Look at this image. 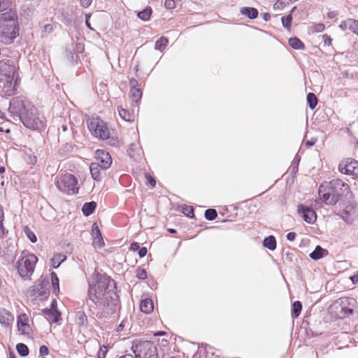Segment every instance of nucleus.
<instances>
[{
    "label": "nucleus",
    "mask_w": 358,
    "mask_h": 358,
    "mask_svg": "<svg viewBox=\"0 0 358 358\" xmlns=\"http://www.w3.org/2000/svg\"><path fill=\"white\" fill-rule=\"evenodd\" d=\"M65 259L66 256L60 253L55 254L51 259L53 268H58L62 262H63Z\"/></svg>",
    "instance_id": "obj_28"
},
{
    "label": "nucleus",
    "mask_w": 358,
    "mask_h": 358,
    "mask_svg": "<svg viewBox=\"0 0 358 358\" xmlns=\"http://www.w3.org/2000/svg\"><path fill=\"white\" fill-rule=\"evenodd\" d=\"M134 358H158L157 348L153 342L136 341L132 345Z\"/></svg>",
    "instance_id": "obj_7"
},
{
    "label": "nucleus",
    "mask_w": 358,
    "mask_h": 358,
    "mask_svg": "<svg viewBox=\"0 0 358 358\" xmlns=\"http://www.w3.org/2000/svg\"><path fill=\"white\" fill-rule=\"evenodd\" d=\"M92 0H80V6L83 8H88L92 3Z\"/></svg>",
    "instance_id": "obj_48"
},
{
    "label": "nucleus",
    "mask_w": 358,
    "mask_h": 358,
    "mask_svg": "<svg viewBox=\"0 0 358 358\" xmlns=\"http://www.w3.org/2000/svg\"><path fill=\"white\" fill-rule=\"evenodd\" d=\"M176 231L174 229H171V232L174 233Z\"/></svg>",
    "instance_id": "obj_61"
},
{
    "label": "nucleus",
    "mask_w": 358,
    "mask_h": 358,
    "mask_svg": "<svg viewBox=\"0 0 358 358\" xmlns=\"http://www.w3.org/2000/svg\"><path fill=\"white\" fill-rule=\"evenodd\" d=\"M4 171H5L4 167H1L0 168V173H3Z\"/></svg>",
    "instance_id": "obj_59"
},
{
    "label": "nucleus",
    "mask_w": 358,
    "mask_h": 358,
    "mask_svg": "<svg viewBox=\"0 0 358 358\" xmlns=\"http://www.w3.org/2000/svg\"><path fill=\"white\" fill-rule=\"evenodd\" d=\"M147 248L145 247L140 248L138 250V256L140 257H144L147 254Z\"/></svg>",
    "instance_id": "obj_49"
},
{
    "label": "nucleus",
    "mask_w": 358,
    "mask_h": 358,
    "mask_svg": "<svg viewBox=\"0 0 358 358\" xmlns=\"http://www.w3.org/2000/svg\"><path fill=\"white\" fill-rule=\"evenodd\" d=\"M240 12L242 15L247 16L251 20L257 18L259 13L257 9L251 7H243L241 8Z\"/></svg>",
    "instance_id": "obj_24"
},
{
    "label": "nucleus",
    "mask_w": 358,
    "mask_h": 358,
    "mask_svg": "<svg viewBox=\"0 0 358 358\" xmlns=\"http://www.w3.org/2000/svg\"><path fill=\"white\" fill-rule=\"evenodd\" d=\"M355 27H353L354 28H352V31L354 34H355L358 35V20H355Z\"/></svg>",
    "instance_id": "obj_54"
},
{
    "label": "nucleus",
    "mask_w": 358,
    "mask_h": 358,
    "mask_svg": "<svg viewBox=\"0 0 358 358\" xmlns=\"http://www.w3.org/2000/svg\"><path fill=\"white\" fill-rule=\"evenodd\" d=\"M96 207V203L94 201L85 203L82 208V211L85 215L89 216L93 213Z\"/></svg>",
    "instance_id": "obj_25"
},
{
    "label": "nucleus",
    "mask_w": 358,
    "mask_h": 358,
    "mask_svg": "<svg viewBox=\"0 0 358 358\" xmlns=\"http://www.w3.org/2000/svg\"><path fill=\"white\" fill-rule=\"evenodd\" d=\"M329 252L327 250L322 248L321 246H316L315 249L313 252L310 254V257L313 260H318L324 257L327 256Z\"/></svg>",
    "instance_id": "obj_22"
},
{
    "label": "nucleus",
    "mask_w": 358,
    "mask_h": 358,
    "mask_svg": "<svg viewBox=\"0 0 358 358\" xmlns=\"http://www.w3.org/2000/svg\"><path fill=\"white\" fill-rule=\"evenodd\" d=\"M302 310V304L300 301H296L292 305V317L293 318H297L301 314Z\"/></svg>",
    "instance_id": "obj_32"
},
{
    "label": "nucleus",
    "mask_w": 358,
    "mask_h": 358,
    "mask_svg": "<svg viewBox=\"0 0 358 358\" xmlns=\"http://www.w3.org/2000/svg\"><path fill=\"white\" fill-rule=\"evenodd\" d=\"M30 104L25 101H23L19 98H15L10 102V108L12 111L17 114L20 120L22 116L26 114L27 110L31 107Z\"/></svg>",
    "instance_id": "obj_13"
},
{
    "label": "nucleus",
    "mask_w": 358,
    "mask_h": 358,
    "mask_svg": "<svg viewBox=\"0 0 358 358\" xmlns=\"http://www.w3.org/2000/svg\"><path fill=\"white\" fill-rule=\"evenodd\" d=\"M90 17V15H86V19L89 20V18Z\"/></svg>",
    "instance_id": "obj_60"
},
{
    "label": "nucleus",
    "mask_w": 358,
    "mask_h": 358,
    "mask_svg": "<svg viewBox=\"0 0 358 358\" xmlns=\"http://www.w3.org/2000/svg\"><path fill=\"white\" fill-rule=\"evenodd\" d=\"M92 236L93 237L92 244L94 246L101 248L105 245L102 234L96 223H94L92 225Z\"/></svg>",
    "instance_id": "obj_19"
},
{
    "label": "nucleus",
    "mask_w": 358,
    "mask_h": 358,
    "mask_svg": "<svg viewBox=\"0 0 358 358\" xmlns=\"http://www.w3.org/2000/svg\"><path fill=\"white\" fill-rule=\"evenodd\" d=\"M119 358H134V357L131 355H127L122 356Z\"/></svg>",
    "instance_id": "obj_56"
},
{
    "label": "nucleus",
    "mask_w": 358,
    "mask_h": 358,
    "mask_svg": "<svg viewBox=\"0 0 358 358\" xmlns=\"http://www.w3.org/2000/svg\"><path fill=\"white\" fill-rule=\"evenodd\" d=\"M90 169L92 178L96 181H100L101 179V170L103 169L99 163L92 162Z\"/></svg>",
    "instance_id": "obj_21"
},
{
    "label": "nucleus",
    "mask_w": 358,
    "mask_h": 358,
    "mask_svg": "<svg viewBox=\"0 0 358 358\" xmlns=\"http://www.w3.org/2000/svg\"><path fill=\"white\" fill-rule=\"evenodd\" d=\"M152 10L151 7L148 6L143 10L138 12L137 16L143 21H148L150 20Z\"/></svg>",
    "instance_id": "obj_29"
},
{
    "label": "nucleus",
    "mask_w": 358,
    "mask_h": 358,
    "mask_svg": "<svg viewBox=\"0 0 358 358\" xmlns=\"http://www.w3.org/2000/svg\"><path fill=\"white\" fill-rule=\"evenodd\" d=\"M307 102L311 109H314L317 104V98L313 93H308L307 95Z\"/></svg>",
    "instance_id": "obj_34"
},
{
    "label": "nucleus",
    "mask_w": 358,
    "mask_h": 358,
    "mask_svg": "<svg viewBox=\"0 0 358 358\" xmlns=\"http://www.w3.org/2000/svg\"><path fill=\"white\" fill-rule=\"evenodd\" d=\"M125 326V320L122 321V322L117 327L116 331L117 332H121Z\"/></svg>",
    "instance_id": "obj_52"
},
{
    "label": "nucleus",
    "mask_w": 358,
    "mask_h": 358,
    "mask_svg": "<svg viewBox=\"0 0 358 358\" xmlns=\"http://www.w3.org/2000/svg\"><path fill=\"white\" fill-rule=\"evenodd\" d=\"M296 234L295 232H289L287 234V240H289L290 241H294L296 238Z\"/></svg>",
    "instance_id": "obj_50"
},
{
    "label": "nucleus",
    "mask_w": 358,
    "mask_h": 358,
    "mask_svg": "<svg viewBox=\"0 0 358 358\" xmlns=\"http://www.w3.org/2000/svg\"><path fill=\"white\" fill-rule=\"evenodd\" d=\"M139 248H140V246H139L138 243L136 242H134V243H131V245H130V250L132 251L138 250Z\"/></svg>",
    "instance_id": "obj_51"
},
{
    "label": "nucleus",
    "mask_w": 358,
    "mask_h": 358,
    "mask_svg": "<svg viewBox=\"0 0 358 358\" xmlns=\"http://www.w3.org/2000/svg\"><path fill=\"white\" fill-rule=\"evenodd\" d=\"M87 126L92 135L100 140H108L110 145L118 144V138L112 136L108 124L99 117H92L87 120Z\"/></svg>",
    "instance_id": "obj_4"
},
{
    "label": "nucleus",
    "mask_w": 358,
    "mask_h": 358,
    "mask_svg": "<svg viewBox=\"0 0 358 358\" xmlns=\"http://www.w3.org/2000/svg\"><path fill=\"white\" fill-rule=\"evenodd\" d=\"M204 215L206 220L211 221L217 217V213L215 209L209 208L205 211Z\"/></svg>",
    "instance_id": "obj_38"
},
{
    "label": "nucleus",
    "mask_w": 358,
    "mask_h": 358,
    "mask_svg": "<svg viewBox=\"0 0 358 358\" xmlns=\"http://www.w3.org/2000/svg\"><path fill=\"white\" fill-rule=\"evenodd\" d=\"M49 353V350L47 346L41 345L39 348V354L40 356L48 355Z\"/></svg>",
    "instance_id": "obj_45"
},
{
    "label": "nucleus",
    "mask_w": 358,
    "mask_h": 358,
    "mask_svg": "<svg viewBox=\"0 0 358 358\" xmlns=\"http://www.w3.org/2000/svg\"><path fill=\"white\" fill-rule=\"evenodd\" d=\"M355 300L348 297H343L334 302L331 306V313L338 319H344L353 312Z\"/></svg>",
    "instance_id": "obj_8"
},
{
    "label": "nucleus",
    "mask_w": 358,
    "mask_h": 358,
    "mask_svg": "<svg viewBox=\"0 0 358 358\" xmlns=\"http://www.w3.org/2000/svg\"><path fill=\"white\" fill-rule=\"evenodd\" d=\"M19 35V27L16 10L10 8L0 14V42L10 44Z\"/></svg>",
    "instance_id": "obj_3"
},
{
    "label": "nucleus",
    "mask_w": 358,
    "mask_h": 358,
    "mask_svg": "<svg viewBox=\"0 0 358 358\" xmlns=\"http://www.w3.org/2000/svg\"><path fill=\"white\" fill-rule=\"evenodd\" d=\"M169 39L166 37H160L155 43V48L160 51H163L168 45Z\"/></svg>",
    "instance_id": "obj_30"
},
{
    "label": "nucleus",
    "mask_w": 358,
    "mask_h": 358,
    "mask_svg": "<svg viewBox=\"0 0 358 358\" xmlns=\"http://www.w3.org/2000/svg\"><path fill=\"white\" fill-rule=\"evenodd\" d=\"M95 163H99L102 169L106 170L111 166L112 158L109 152L103 150H97L95 152Z\"/></svg>",
    "instance_id": "obj_14"
},
{
    "label": "nucleus",
    "mask_w": 358,
    "mask_h": 358,
    "mask_svg": "<svg viewBox=\"0 0 358 358\" xmlns=\"http://www.w3.org/2000/svg\"><path fill=\"white\" fill-rule=\"evenodd\" d=\"M136 277L140 280H145L147 278V272L143 268H138L136 272Z\"/></svg>",
    "instance_id": "obj_41"
},
{
    "label": "nucleus",
    "mask_w": 358,
    "mask_h": 358,
    "mask_svg": "<svg viewBox=\"0 0 358 358\" xmlns=\"http://www.w3.org/2000/svg\"><path fill=\"white\" fill-rule=\"evenodd\" d=\"M50 277H51L52 285V288H53V292L55 294H58L59 292V280L57 277V275L56 274V273L52 272L50 273Z\"/></svg>",
    "instance_id": "obj_31"
},
{
    "label": "nucleus",
    "mask_w": 358,
    "mask_h": 358,
    "mask_svg": "<svg viewBox=\"0 0 358 358\" xmlns=\"http://www.w3.org/2000/svg\"><path fill=\"white\" fill-rule=\"evenodd\" d=\"M182 213L189 217H193L194 215V208L190 206H183L182 207Z\"/></svg>",
    "instance_id": "obj_39"
},
{
    "label": "nucleus",
    "mask_w": 358,
    "mask_h": 358,
    "mask_svg": "<svg viewBox=\"0 0 358 358\" xmlns=\"http://www.w3.org/2000/svg\"><path fill=\"white\" fill-rule=\"evenodd\" d=\"M0 131H3V128L0 127Z\"/></svg>",
    "instance_id": "obj_62"
},
{
    "label": "nucleus",
    "mask_w": 358,
    "mask_h": 358,
    "mask_svg": "<svg viewBox=\"0 0 358 358\" xmlns=\"http://www.w3.org/2000/svg\"><path fill=\"white\" fill-rule=\"evenodd\" d=\"M292 17L291 15H288L287 16H283L281 18L282 23L283 26L289 29L291 27V23H292Z\"/></svg>",
    "instance_id": "obj_40"
},
{
    "label": "nucleus",
    "mask_w": 358,
    "mask_h": 358,
    "mask_svg": "<svg viewBox=\"0 0 358 358\" xmlns=\"http://www.w3.org/2000/svg\"><path fill=\"white\" fill-rule=\"evenodd\" d=\"M12 4V0H0V13L8 10Z\"/></svg>",
    "instance_id": "obj_37"
},
{
    "label": "nucleus",
    "mask_w": 358,
    "mask_h": 358,
    "mask_svg": "<svg viewBox=\"0 0 358 358\" xmlns=\"http://www.w3.org/2000/svg\"><path fill=\"white\" fill-rule=\"evenodd\" d=\"M55 301H53L50 309H44L43 310L46 319L50 323H56L60 320L61 314L55 306Z\"/></svg>",
    "instance_id": "obj_18"
},
{
    "label": "nucleus",
    "mask_w": 358,
    "mask_h": 358,
    "mask_svg": "<svg viewBox=\"0 0 358 358\" xmlns=\"http://www.w3.org/2000/svg\"><path fill=\"white\" fill-rule=\"evenodd\" d=\"M298 212L306 222L312 224L316 221L317 215L312 208L301 204L298 206Z\"/></svg>",
    "instance_id": "obj_16"
},
{
    "label": "nucleus",
    "mask_w": 358,
    "mask_h": 358,
    "mask_svg": "<svg viewBox=\"0 0 358 358\" xmlns=\"http://www.w3.org/2000/svg\"><path fill=\"white\" fill-rule=\"evenodd\" d=\"M176 3L175 0H165L164 6L166 9H173L176 8Z\"/></svg>",
    "instance_id": "obj_42"
},
{
    "label": "nucleus",
    "mask_w": 358,
    "mask_h": 358,
    "mask_svg": "<svg viewBox=\"0 0 358 358\" xmlns=\"http://www.w3.org/2000/svg\"><path fill=\"white\" fill-rule=\"evenodd\" d=\"M315 32H321L324 30V24L322 23L316 24L313 27Z\"/></svg>",
    "instance_id": "obj_44"
},
{
    "label": "nucleus",
    "mask_w": 358,
    "mask_h": 358,
    "mask_svg": "<svg viewBox=\"0 0 358 358\" xmlns=\"http://www.w3.org/2000/svg\"><path fill=\"white\" fill-rule=\"evenodd\" d=\"M53 31V27L50 24H45L43 27V34L51 33Z\"/></svg>",
    "instance_id": "obj_47"
},
{
    "label": "nucleus",
    "mask_w": 358,
    "mask_h": 358,
    "mask_svg": "<svg viewBox=\"0 0 358 358\" xmlns=\"http://www.w3.org/2000/svg\"><path fill=\"white\" fill-rule=\"evenodd\" d=\"M322 39L324 41V44L327 46H330L332 44V38L330 36H328L327 34H324L322 36Z\"/></svg>",
    "instance_id": "obj_43"
},
{
    "label": "nucleus",
    "mask_w": 358,
    "mask_h": 358,
    "mask_svg": "<svg viewBox=\"0 0 358 358\" xmlns=\"http://www.w3.org/2000/svg\"><path fill=\"white\" fill-rule=\"evenodd\" d=\"M37 262L38 258L35 255L27 251H22L17 262V270L19 275L23 278H29L34 271Z\"/></svg>",
    "instance_id": "obj_5"
},
{
    "label": "nucleus",
    "mask_w": 358,
    "mask_h": 358,
    "mask_svg": "<svg viewBox=\"0 0 358 358\" xmlns=\"http://www.w3.org/2000/svg\"><path fill=\"white\" fill-rule=\"evenodd\" d=\"M17 331L22 335H29L31 333V328L29 324V317L27 314L22 313L18 315L17 319Z\"/></svg>",
    "instance_id": "obj_15"
},
{
    "label": "nucleus",
    "mask_w": 358,
    "mask_h": 358,
    "mask_svg": "<svg viewBox=\"0 0 358 358\" xmlns=\"http://www.w3.org/2000/svg\"><path fill=\"white\" fill-rule=\"evenodd\" d=\"M333 190L336 197H337V201H340L343 196H347L350 193V188L348 183L343 180L336 178L329 182H327Z\"/></svg>",
    "instance_id": "obj_11"
},
{
    "label": "nucleus",
    "mask_w": 358,
    "mask_h": 358,
    "mask_svg": "<svg viewBox=\"0 0 358 358\" xmlns=\"http://www.w3.org/2000/svg\"><path fill=\"white\" fill-rule=\"evenodd\" d=\"M140 309L144 313H151L154 310V304L152 300L150 299H145L142 300L140 304Z\"/></svg>",
    "instance_id": "obj_23"
},
{
    "label": "nucleus",
    "mask_w": 358,
    "mask_h": 358,
    "mask_svg": "<svg viewBox=\"0 0 358 358\" xmlns=\"http://www.w3.org/2000/svg\"><path fill=\"white\" fill-rule=\"evenodd\" d=\"M289 45L296 50H303L305 45L298 38L294 37L289 39Z\"/></svg>",
    "instance_id": "obj_27"
},
{
    "label": "nucleus",
    "mask_w": 358,
    "mask_h": 358,
    "mask_svg": "<svg viewBox=\"0 0 358 358\" xmlns=\"http://www.w3.org/2000/svg\"><path fill=\"white\" fill-rule=\"evenodd\" d=\"M56 186L59 191L67 194L78 193V180L71 173H66L57 178Z\"/></svg>",
    "instance_id": "obj_9"
},
{
    "label": "nucleus",
    "mask_w": 358,
    "mask_h": 358,
    "mask_svg": "<svg viewBox=\"0 0 358 358\" xmlns=\"http://www.w3.org/2000/svg\"><path fill=\"white\" fill-rule=\"evenodd\" d=\"M355 19H348L346 20L342 21L340 24V27L342 30L345 31L346 29H350L351 31L352 30L353 27H355Z\"/></svg>",
    "instance_id": "obj_33"
},
{
    "label": "nucleus",
    "mask_w": 358,
    "mask_h": 358,
    "mask_svg": "<svg viewBox=\"0 0 358 358\" xmlns=\"http://www.w3.org/2000/svg\"><path fill=\"white\" fill-rule=\"evenodd\" d=\"M24 231L27 237L30 240L31 243H36L37 241L36 236L34 232L31 230L28 226L24 227Z\"/></svg>",
    "instance_id": "obj_36"
},
{
    "label": "nucleus",
    "mask_w": 358,
    "mask_h": 358,
    "mask_svg": "<svg viewBox=\"0 0 358 358\" xmlns=\"http://www.w3.org/2000/svg\"><path fill=\"white\" fill-rule=\"evenodd\" d=\"M21 121L27 128L32 130L41 131L45 127V118L41 115L38 109L31 106L27 110L26 114L22 116Z\"/></svg>",
    "instance_id": "obj_6"
},
{
    "label": "nucleus",
    "mask_w": 358,
    "mask_h": 358,
    "mask_svg": "<svg viewBox=\"0 0 358 358\" xmlns=\"http://www.w3.org/2000/svg\"><path fill=\"white\" fill-rule=\"evenodd\" d=\"M16 350L19 355H20L22 357H25L29 355V348L24 343H18L16 345Z\"/></svg>",
    "instance_id": "obj_35"
},
{
    "label": "nucleus",
    "mask_w": 358,
    "mask_h": 358,
    "mask_svg": "<svg viewBox=\"0 0 358 358\" xmlns=\"http://www.w3.org/2000/svg\"><path fill=\"white\" fill-rule=\"evenodd\" d=\"M117 111L120 117L124 121L127 122H134L136 120V115L134 112V110H129L127 109L123 108L122 107L117 108Z\"/></svg>",
    "instance_id": "obj_20"
},
{
    "label": "nucleus",
    "mask_w": 358,
    "mask_h": 358,
    "mask_svg": "<svg viewBox=\"0 0 358 358\" xmlns=\"http://www.w3.org/2000/svg\"><path fill=\"white\" fill-rule=\"evenodd\" d=\"M338 171L345 175L358 178V161L352 158H346L341 161Z\"/></svg>",
    "instance_id": "obj_12"
},
{
    "label": "nucleus",
    "mask_w": 358,
    "mask_h": 358,
    "mask_svg": "<svg viewBox=\"0 0 358 358\" xmlns=\"http://www.w3.org/2000/svg\"><path fill=\"white\" fill-rule=\"evenodd\" d=\"M263 245L270 250H274L276 248V241L273 236H269L264 238Z\"/></svg>",
    "instance_id": "obj_26"
},
{
    "label": "nucleus",
    "mask_w": 358,
    "mask_h": 358,
    "mask_svg": "<svg viewBox=\"0 0 358 358\" xmlns=\"http://www.w3.org/2000/svg\"><path fill=\"white\" fill-rule=\"evenodd\" d=\"M6 133L10 132V129H7V130L6 131Z\"/></svg>",
    "instance_id": "obj_63"
},
{
    "label": "nucleus",
    "mask_w": 358,
    "mask_h": 358,
    "mask_svg": "<svg viewBox=\"0 0 358 358\" xmlns=\"http://www.w3.org/2000/svg\"><path fill=\"white\" fill-rule=\"evenodd\" d=\"M129 85L131 87L129 97L132 101L138 103L142 98L143 92L139 87L138 81L135 78L130 79Z\"/></svg>",
    "instance_id": "obj_17"
},
{
    "label": "nucleus",
    "mask_w": 358,
    "mask_h": 358,
    "mask_svg": "<svg viewBox=\"0 0 358 358\" xmlns=\"http://www.w3.org/2000/svg\"><path fill=\"white\" fill-rule=\"evenodd\" d=\"M85 23H86V25H87L89 28L92 29V28H91V27H90V24L89 23V21H88V20H87V19H86V20H85Z\"/></svg>",
    "instance_id": "obj_57"
},
{
    "label": "nucleus",
    "mask_w": 358,
    "mask_h": 358,
    "mask_svg": "<svg viewBox=\"0 0 358 358\" xmlns=\"http://www.w3.org/2000/svg\"><path fill=\"white\" fill-rule=\"evenodd\" d=\"M145 178H146L148 182L152 186V187H155L156 181L150 175L147 174L145 176Z\"/></svg>",
    "instance_id": "obj_46"
},
{
    "label": "nucleus",
    "mask_w": 358,
    "mask_h": 358,
    "mask_svg": "<svg viewBox=\"0 0 358 358\" xmlns=\"http://www.w3.org/2000/svg\"><path fill=\"white\" fill-rule=\"evenodd\" d=\"M332 192V189L329 187L327 181L322 182L318 189L319 199L326 205L334 206L336 204L338 203L337 197Z\"/></svg>",
    "instance_id": "obj_10"
},
{
    "label": "nucleus",
    "mask_w": 358,
    "mask_h": 358,
    "mask_svg": "<svg viewBox=\"0 0 358 358\" xmlns=\"http://www.w3.org/2000/svg\"><path fill=\"white\" fill-rule=\"evenodd\" d=\"M20 78L18 67L9 59L0 60V94L11 96L17 93Z\"/></svg>",
    "instance_id": "obj_2"
},
{
    "label": "nucleus",
    "mask_w": 358,
    "mask_h": 358,
    "mask_svg": "<svg viewBox=\"0 0 358 358\" xmlns=\"http://www.w3.org/2000/svg\"><path fill=\"white\" fill-rule=\"evenodd\" d=\"M10 358H16V357H15V355L13 352H10Z\"/></svg>",
    "instance_id": "obj_58"
},
{
    "label": "nucleus",
    "mask_w": 358,
    "mask_h": 358,
    "mask_svg": "<svg viewBox=\"0 0 358 358\" xmlns=\"http://www.w3.org/2000/svg\"><path fill=\"white\" fill-rule=\"evenodd\" d=\"M87 296L101 311L109 315L120 309V301L115 281L107 274L94 271L88 278Z\"/></svg>",
    "instance_id": "obj_1"
},
{
    "label": "nucleus",
    "mask_w": 358,
    "mask_h": 358,
    "mask_svg": "<svg viewBox=\"0 0 358 358\" xmlns=\"http://www.w3.org/2000/svg\"><path fill=\"white\" fill-rule=\"evenodd\" d=\"M164 334H165L164 331H158L157 333L155 334V336H162V335H164Z\"/></svg>",
    "instance_id": "obj_55"
},
{
    "label": "nucleus",
    "mask_w": 358,
    "mask_h": 358,
    "mask_svg": "<svg viewBox=\"0 0 358 358\" xmlns=\"http://www.w3.org/2000/svg\"><path fill=\"white\" fill-rule=\"evenodd\" d=\"M350 280L354 284L358 282V271L350 277Z\"/></svg>",
    "instance_id": "obj_53"
}]
</instances>
